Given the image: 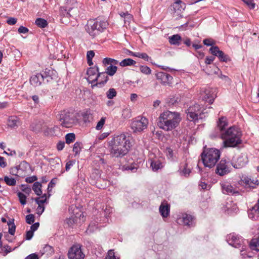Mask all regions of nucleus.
Here are the masks:
<instances>
[{
    "label": "nucleus",
    "mask_w": 259,
    "mask_h": 259,
    "mask_svg": "<svg viewBox=\"0 0 259 259\" xmlns=\"http://www.w3.org/2000/svg\"><path fill=\"white\" fill-rule=\"evenodd\" d=\"M33 232H33L31 230L27 231L25 237L26 239L28 240H30L33 236Z\"/></svg>",
    "instance_id": "62"
},
{
    "label": "nucleus",
    "mask_w": 259,
    "mask_h": 259,
    "mask_svg": "<svg viewBox=\"0 0 259 259\" xmlns=\"http://www.w3.org/2000/svg\"><path fill=\"white\" fill-rule=\"evenodd\" d=\"M53 248L49 245H46L40 250L42 254H46L47 255H51L53 253Z\"/></svg>",
    "instance_id": "32"
},
{
    "label": "nucleus",
    "mask_w": 259,
    "mask_h": 259,
    "mask_svg": "<svg viewBox=\"0 0 259 259\" xmlns=\"http://www.w3.org/2000/svg\"><path fill=\"white\" fill-rule=\"evenodd\" d=\"M220 136L223 140V148L235 147L241 143V132L235 126L230 127L223 131Z\"/></svg>",
    "instance_id": "3"
},
{
    "label": "nucleus",
    "mask_w": 259,
    "mask_h": 259,
    "mask_svg": "<svg viewBox=\"0 0 259 259\" xmlns=\"http://www.w3.org/2000/svg\"><path fill=\"white\" fill-rule=\"evenodd\" d=\"M68 256L69 259H84L85 255L79 244L73 245L68 250Z\"/></svg>",
    "instance_id": "9"
},
{
    "label": "nucleus",
    "mask_w": 259,
    "mask_h": 259,
    "mask_svg": "<svg viewBox=\"0 0 259 259\" xmlns=\"http://www.w3.org/2000/svg\"><path fill=\"white\" fill-rule=\"evenodd\" d=\"M179 223H182L184 225L191 226L193 224V218L191 215L183 214L181 218L178 219Z\"/></svg>",
    "instance_id": "17"
},
{
    "label": "nucleus",
    "mask_w": 259,
    "mask_h": 259,
    "mask_svg": "<svg viewBox=\"0 0 259 259\" xmlns=\"http://www.w3.org/2000/svg\"><path fill=\"white\" fill-rule=\"evenodd\" d=\"M205 109L198 103L190 106L186 110L187 117L190 121H196L203 118L202 115L205 114Z\"/></svg>",
    "instance_id": "5"
},
{
    "label": "nucleus",
    "mask_w": 259,
    "mask_h": 259,
    "mask_svg": "<svg viewBox=\"0 0 259 259\" xmlns=\"http://www.w3.org/2000/svg\"><path fill=\"white\" fill-rule=\"evenodd\" d=\"M181 121V117L179 113L166 111L160 114L157 125L160 129L168 132L178 127Z\"/></svg>",
    "instance_id": "2"
},
{
    "label": "nucleus",
    "mask_w": 259,
    "mask_h": 259,
    "mask_svg": "<svg viewBox=\"0 0 259 259\" xmlns=\"http://www.w3.org/2000/svg\"><path fill=\"white\" fill-rule=\"evenodd\" d=\"M47 200L46 195L45 194L41 197L37 198L35 199L36 202L38 204V205H41L44 203Z\"/></svg>",
    "instance_id": "53"
},
{
    "label": "nucleus",
    "mask_w": 259,
    "mask_h": 259,
    "mask_svg": "<svg viewBox=\"0 0 259 259\" xmlns=\"http://www.w3.org/2000/svg\"><path fill=\"white\" fill-rule=\"evenodd\" d=\"M240 181L244 183L246 185H248L251 187H254V186L258 185L259 184L258 181L257 179H251L250 178L246 176H243Z\"/></svg>",
    "instance_id": "22"
},
{
    "label": "nucleus",
    "mask_w": 259,
    "mask_h": 259,
    "mask_svg": "<svg viewBox=\"0 0 259 259\" xmlns=\"http://www.w3.org/2000/svg\"><path fill=\"white\" fill-rule=\"evenodd\" d=\"M35 23L38 27L41 28H45L48 25L47 21L40 18L36 19L35 20Z\"/></svg>",
    "instance_id": "37"
},
{
    "label": "nucleus",
    "mask_w": 259,
    "mask_h": 259,
    "mask_svg": "<svg viewBox=\"0 0 259 259\" xmlns=\"http://www.w3.org/2000/svg\"><path fill=\"white\" fill-rule=\"evenodd\" d=\"M105 259H115V256L113 250H110L108 252Z\"/></svg>",
    "instance_id": "55"
},
{
    "label": "nucleus",
    "mask_w": 259,
    "mask_h": 259,
    "mask_svg": "<svg viewBox=\"0 0 259 259\" xmlns=\"http://www.w3.org/2000/svg\"><path fill=\"white\" fill-rule=\"evenodd\" d=\"M209 51L213 55L217 56L220 50L218 47L212 46L209 49Z\"/></svg>",
    "instance_id": "52"
},
{
    "label": "nucleus",
    "mask_w": 259,
    "mask_h": 259,
    "mask_svg": "<svg viewBox=\"0 0 259 259\" xmlns=\"http://www.w3.org/2000/svg\"><path fill=\"white\" fill-rule=\"evenodd\" d=\"M215 57L210 56V57H207L205 58V63L206 64H210L212 63V62L214 60Z\"/></svg>",
    "instance_id": "64"
},
{
    "label": "nucleus",
    "mask_w": 259,
    "mask_h": 259,
    "mask_svg": "<svg viewBox=\"0 0 259 259\" xmlns=\"http://www.w3.org/2000/svg\"><path fill=\"white\" fill-rule=\"evenodd\" d=\"M104 73L105 74V77H104V76H102V77H100V78H98L97 81H98V82L95 84H93L92 85L93 88L95 86L98 85V84L99 85H101V84L103 85L107 81L108 76H107L106 73Z\"/></svg>",
    "instance_id": "36"
},
{
    "label": "nucleus",
    "mask_w": 259,
    "mask_h": 259,
    "mask_svg": "<svg viewBox=\"0 0 259 259\" xmlns=\"http://www.w3.org/2000/svg\"><path fill=\"white\" fill-rule=\"evenodd\" d=\"M170 206L167 203H162L159 207V211L163 217H167L169 213Z\"/></svg>",
    "instance_id": "23"
},
{
    "label": "nucleus",
    "mask_w": 259,
    "mask_h": 259,
    "mask_svg": "<svg viewBox=\"0 0 259 259\" xmlns=\"http://www.w3.org/2000/svg\"><path fill=\"white\" fill-rule=\"evenodd\" d=\"M117 67L115 65H110L106 69V74H108L110 76L113 75L117 71Z\"/></svg>",
    "instance_id": "38"
},
{
    "label": "nucleus",
    "mask_w": 259,
    "mask_h": 259,
    "mask_svg": "<svg viewBox=\"0 0 259 259\" xmlns=\"http://www.w3.org/2000/svg\"><path fill=\"white\" fill-rule=\"evenodd\" d=\"M200 94V98L201 100L208 102L209 104L213 103L215 97L214 90L209 88H202Z\"/></svg>",
    "instance_id": "10"
},
{
    "label": "nucleus",
    "mask_w": 259,
    "mask_h": 259,
    "mask_svg": "<svg viewBox=\"0 0 259 259\" xmlns=\"http://www.w3.org/2000/svg\"><path fill=\"white\" fill-rule=\"evenodd\" d=\"M8 225L9 226V233L13 235L15 232L16 226L14 223V220L10 221L8 223Z\"/></svg>",
    "instance_id": "40"
},
{
    "label": "nucleus",
    "mask_w": 259,
    "mask_h": 259,
    "mask_svg": "<svg viewBox=\"0 0 259 259\" xmlns=\"http://www.w3.org/2000/svg\"><path fill=\"white\" fill-rule=\"evenodd\" d=\"M230 171L229 162L225 159H222L217 165L215 172L221 176L227 175Z\"/></svg>",
    "instance_id": "11"
},
{
    "label": "nucleus",
    "mask_w": 259,
    "mask_h": 259,
    "mask_svg": "<svg viewBox=\"0 0 259 259\" xmlns=\"http://www.w3.org/2000/svg\"><path fill=\"white\" fill-rule=\"evenodd\" d=\"M148 123V120L146 117H138L132 120L131 127L134 133H140L147 128Z\"/></svg>",
    "instance_id": "6"
},
{
    "label": "nucleus",
    "mask_w": 259,
    "mask_h": 259,
    "mask_svg": "<svg viewBox=\"0 0 259 259\" xmlns=\"http://www.w3.org/2000/svg\"><path fill=\"white\" fill-rule=\"evenodd\" d=\"M151 167L153 170L156 171L163 167L162 163L158 160H154L151 162Z\"/></svg>",
    "instance_id": "31"
},
{
    "label": "nucleus",
    "mask_w": 259,
    "mask_h": 259,
    "mask_svg": "<svg viewBox=\"0 0 259 259\" xmlns=\"http://www.w3.org/2000/svg\"><path fill=\"white\" fill-rule=\"evenodd\" d=\"M116 95V92L114 89H110L107 92V96L108 99H111L115 97Z\"/></svg>",
    "instance_id": "48"
},
{
    "label": "nucleus",
    "mask_w": 259,
    "mask_h": 259,
    "mask_svg": "<svg viewBox=\"0 0 259 259\" xmlns=\"http://www.w3.org/2000/svg\"><path fill=\"white\" fill-rule=\"evenodd\" d=\"M186 5L181 0H175L173 4L174 11L177 15H180L181 12L185 10Z\"/></svg>",
    "instance_id": "20"
},
{
    "label": "nucleus",
    "mask_w": 259,
    "mask_h": 259,
    "mask_svg": "<svg viewBox=\"0 0 259 259\" xmlns=\"http://www.w3.org/2000/svg\"><path fill=\"white\" fill-rule=\"evenodd\" d=\"M88 77L87 79L90 83L95 84L94 83L97 81L98 78H100L102 76L105 77L104 73H99L98 67L94 66L90 67L87 71Z\"/></svg>",
    "instance_id": "8"
},
{
    "label": "nucleus",
    "mask_w": 259,
    "mask_h": 259,
    "mask_svg": "<svg viewBox=\"0 0 259 259\" xmlns=\"http://www.w3.org/2000/svg\"><path fill=\"white\" fill-rule=\"evenodd\" d=\"M120 16L124 18V25L126 27L130 26L131 22L133 20V16L128 13H124L121 12L119 14Z\"/></svg>",
    "instance_id": "24"
},
{
    "label": "nucleus",
    "mask_w": 259,
    "mask_h": 259,
    "mask_svg": "<svg viewBox=\"0 0 259 259\" xmlns=\"http://www.w3.org/2000/svg\"><path fill=\"white\" fill-rule=\"evenodd\" d=\"M241 249L240 251L241 252V255L242 256L243 258H245L246 256L247 257H251V255H248L246 253V251L245 250V248L244 247V246H242Z\"/></svg>",
    "instance_id": "59"
},
{
    "label": "nucleus",
    "mask_w": 259,
    "mask_h": 259,
    "mask_svg": "<svg viewBox=\"0 0 259 259\" xmlns=\"http://www.w3.org/2000/svg\"><path fill=\"white\" fill-rule=\"evenodd\" d=\"M203 44L207 46H212L214 44V41L212 39H205Z\"/></svg>",
    "instance_id": "57"
},
{
    "label": "nucleus",
    "mask_w": 259,
    "mask_h": 259,
    "mask_svg": "<svg viewBox=\"0 0 259 259\" xmlns=\"http://www.w3.org/2000/svg\"><path fill=\"white\" fill-rule=\"evenodd\" d=\"M75 163V162L74 161H72V160H70V161H69L68 162H67L66 164V166H65V169L66 171H68L69 170L71 167L73 165V164Z\"/></svg>",
    "instance_id": "63"
},
{
    "label": "nucleus",
    "mask_w": 259,
    "mask_h": 259,
    "mask_svg": "<svg viewBox=\"0 0 259 259\" xmlns=\"http://www.w3.org/2000/svg\"><path fill=\"white\" fill-rule=\"evenodd\" d=\"M18 197H19V201L21 204L25 205L26 203V196L23 193L19 192L17 193Z\"/></svg>",
    "instance_id": "46"
},
{
    "label": "nucleus",
    "mask_w": 259,
    "mask_h": 259,
    "mask_svg": "<svg viewBox=\"0 0 259 259\" xmlns=\"http://www.w3.org/2000/svg\"><path fill=\"white\" fill-rule=\"evenodd\" d=\"M109 145L111 154L116 157L125 155L132 145L130 137L124 133L115 136Z\"/></svg>",
    "instance_id": "1"
},
{
    "label": "nucleus",
    "mask_w": 259,
    "mask_h": 259,
    "mask_svg": "<svg viewBox=\"0 0 259 259\" xmlns=\"http://www.w3.org/2000/svg\"><path fill=\"white\" fill-rule=\"evenodd\" d=\"M242 1L246 4L250 9H254L255 4L253 2L252 0H242Z\"/></svg>",
    "instance_id": "56"
},
{
    "label": "nucleus",
    "mask_w": 259,
    "mask_h": 259,
    "mask_svg": "<svg viewBox=\"0 0 259 259\" xmlns=\"http://www.w3.org/2000/svg\"><path fill=\"white\" fill-rule=\"evenodd\" d=\"M82 148V144L80 142H77L75 143L73 147V151L75 155L78 154L80 152Z\"/></svg>",
    "instance_id": "39"
},
{
    "label": "nucleus",
    "mask_w": 259,
    "mask_h": 259,
    "mask_svg": "<svg viewBox=\"0 0 259 259\" xmlns=\"http://www.w3.org/2000/svg\"><path fill=\"white\" fill-rule=\"evenodd\" d=\"M250 247L252 250L259 251V235L254 236L250 243Z\"/></svg>",
    "instance_id": "26"
},
{
    "label": "nucleus",
    "mask_w": 259,
    "mask_h": 259,
    "mask_svg": "<svg viewBox=\"0 0 259 259\" xmlns=\"http://www.w3.org/2000/svg\"><path fill=\"white\" fill-rule=\"evenodd\" d=\"M217 57L219 58L220 61L227 62L228 60V56L225 55L222 51L220 50Z\"/></svg>",
    "instance_id": "50"
},
{
    "label": "nucleus",
    "mask_w": 259,
    "mask_h": 259,
    "mask_svg": "<svg viewBox=\"0 0 259 259\" xmlns=\"http://www.w3.org/2000/svg\"><path fill=\"white\" fill-rule=\"evenodd\" d=\"M60 161V159L58 157L49 159V162L52 165H54L55 163L59 164Z\"/></svg>",
    "instance_id": "61"
},
{
    "label": "nucleus",
    "mask_w": 259,
    "mask_h": 259,
    "mask_svg": "<svg viewBox=\"0 0 259 259\" xmlns=\"http://www.w3.org/2000/svg\"><path fill=\"white\" fill-rule=\"evenodd\" d=\"M41 185L38 182H35L32 186V190L37 195H40L41 194Z\"/></svg>",
    "instance_id": "33"
},
{
    "label": "nucleus",
    "mask_w": 259,
    "mask_h": 259,
    "mask_svg": "<svg viewBox=\"0 0 259 259\" xmlns=\"http://www.w3.org/2000/svg\"><path fill=\"white\" fill-rule=\"evenodd\" d=\"M227 240L229 245L235 248H240L242 246V239L234 234L228 235Z\"/></svg>",
    "instance_id": "14"
},
{
    "label": "nucleus",
    "mask_w": 259,
    "mask_h": 259,
    "mask_svg": "<svg viewBox=\"0 0 259 259\" xmlns=\"http://www.w3.org/2000/svg\"><path fill=\"white\" fill-rule=\"evenodd\" d=\"M248 162L247 155L246 153H241L234 158L232 165L235 168H240L244 166Z\"/></svg>",
    "instance_id": "12"
},
{
    "label": "nucleus",
    "mask_w": 259,
    "mask_h": 259,
    "mask_svg": "<svg viewBox=\"0 0 259 259\" xmlns=\"http://www.w3.org/2000/svg\"><path fill=\"white\" fill-rule=\"evenodd\" d=\"M61 125L65 127H71L75 122L74 115L72 113L63 111L59 114V117Z\"/></svg>",
    "instance_id": "7"
},
{
    "label": "nucleus",
    "mask_w": 259,
    "mask_h": 259,
    "mask_svg": "<svg viewBox=\"0 0 259 259\" xmlns=\"http://www.w3.org/2000/svg\"><path fill=\"white\" fill-rule=\"evenodd\" d=\"M220 151L215 148L205 150L201 154V159L205 167L211 168L214 166L220 158Z\"/></svg>",
    "instance_id": "4"
},
{
    "label": "nucleus",
    "mask_w": 259,
    "mask_h": 259,
    "mask_svg": "<svg viewBox=\"0 0 259 259\" xmlns=\"http://www.w3.org/2000/svg\"><path fill=\"white\" fill-rule=\"evenodd\" d=\"M248 217L252 220H257L259 218V199L257 203L248 210Z\"/></svg>",
    "instance_id": "19"
},
{
    "label": "nucleus",
    "mask_w": 259,
    "mask_h": 259,
    "mask_svg": "<svg viewBox=\"0 0 259 259\" xmlns=\"http://www.w3.org/2000/svg\"><path fill=\"white\" fill-rule=\"evenodd\" d=\"M140 70L141 72H142L143 73L146 74V75H149L151 73V69L147 66H144V65L140 66Z\"/></svg>",
    "instance_id": "45"
},
{
    "label": "nucleus",
    "mask_w": 259,
    "mask_h": 259,
    "mask_svg": "<svg viewBox=\"0 0 259 259\" xmlns=\"http://www.w3.org/2000/svg\"><path fill=\"white\" fill-rule=\"evenodd\" d=\"M180 172L181 175L186 177L189 175L191 172V170L190 168H187V164L185 163L183 168H180Z\"/></svg>",
    "instance_id": "35"
},
{
    "label": "nucleus",
    "mask_w": 259,
    "mask_h": 259,
    "mask_svg": "<svg viewBox=\"0 0 259 259\" xmlns=\"http://www.w3.org/2000/svg\"><path fill=\"white\" fill-rule=\"evenodd\" d=\"M156 77L157 80H159L163 84L170 83L172 79L169 74L163 72H159L156 73Z\"/></svg>",
    "instance_id": "16"
},
{
    "label": "nucleus",
    "mask_w": 259,
    "mask_h": 259,
    "mask_svg": "<svg viewBox=\"0 0 259 259\" xmlns=\"http://www.w3.org/2000/svg\"><path fill=\"white\" fill-rule=\"evenodd\" d=\"M44 80V76L40 73L32 76L30 79L31 84L35 87L39 86Z\"/></svg>",
    "instance_id": "21"
},
{
    "label": "nucleus",
    "mask_w": 259,
    "mask_h": 259,
    "mask_svg": "<svg viewBox=\"0 0 259 259\" xmlns=\"http://www.w3.org/2000/svg\"><path fill=\"white\" fill-rule=\"evenodd\" d=\"M136 57L140 58H142L147 61H148L150 60H151L150 57H149V56L146 53H137Z\"/></svg>",
    "instance_id": "49"
},
{
    "label": "nucleus",
    "mask_w": 259,
    "mask_h": 259,
    "mask_svg": "<svg viewBox=\"0 0 259 259\" xmlns=\"http://www.w3.org/2000/svg\"><path fill=\"white\" fill-rule=\"evenodd\" d=\"M75 139V135L73 133L67 134L65 136L66 142L67 144H70L73 142Z\"/></svg>",
    "instance_id": "44"
},
{
    "label": "nucleus",
    "mask_w": 259,
    "mask_h": 259,
    "mask_svg": "<svg viewBox=\"0 0 259 259\" xmlns=\"http://www.w3.org/2000/svg\"><path fill=\"white\" fill-rule=\"evenodd\" d=\"M221 186L223 193L226 194H234L238 193V192L236 188H234L229 182L224 181L221 183Z\"/></svg>",
    "instance_id": "15"
},
{
    "label": "nucleus",
    "mask_w": 259,
    "mask_h": 259,
    "mask_svg": "<svg viewBox=\"0 0 259 259\" xmlns=\"http://www.w3.org/2000/svg\"><path fill=\"white\" fill-rule=\"evenodd\" d=\"M4 180L6 183L9 186H15L16 184L15 179L13 178H10L8 176H5Z\"/></svg>",
    "instance_id": "41"
},
{
    "label": "nucleus",
    "mask_w": 259,
    "mask_h": 259,
    "mask_svg": "<svg viewBox=\"0 0 259 259\" xmlns=\"http://www.w3.org/2000/svg\"><path fill=\"white\" fill-rule=\"evenodd\" d=\"M136 63V61L134 60L127 58L123 60L121 62H120V65L122 67H125L127 66H131L132 65H134Z\"/></svg>",
    "instance_id": "34"
},
{
    "label": "nucleus",
    "mask_w": 259,
    "mask_h": 259,
    "mask_svg": "<svg viewBox=\"0 0 259 259\" xmlns=\"http://www.w3.org/2000/svg\"><path fill=\"white\" fill-rule=\"evenodd\" d=\"M42 123L40 121H34L33 122L30 127L31 130L35 132H39L42 128Z\"/></svg>",
    "instance_id": "30"
},
{
    "label": "nucleus",
    "mask_w": 259,
    "mask_h": 259,
    "mask_svg": "<svg viewBox=\"0 0 259 259\" xmlns=\"http://www.w3.org/2000/svg\"><path fill=\"white\" fill-rule=\"evenodd\" d=\"M95 25L97 26V33L101 32L106 29L107 23L105 21H100L95 20Z\"/></svg>",
    "instance_id": "28"
},
{
    "label": "nucleus",
    "mask_w": 259,
    "mask_h": 259,
    "mask_svg": "<svg viewBox=\"0 0 259 259\" xmlns=\"http://www.w3.org/2000/svg\"><path fill=\"white\" fill-rule=\"evenodd\" d=\"M95 24V20L90 19L88 21L86 30L91 35L94 36L97 33V26Z\"/></svg>",
    "instance_id": "18"
},
{
    "label": "nucleus",
    "mask_w": 259,
    "mask_h": 259,
    "mask_svg": "<svg viewBox=\"0 0 259 259\" xmlns=\"http://www.w3.org/2000/svg\"><path fill=\"white\" fill-rule=\"evenodd\" d=\"M122 116L124 118H129L132 116L131 109L126 107L122 110Z\"/></svg>",
    "instance_id": "43"
},
{
    "label": "nucleus",
    "mask_w": 259,
    "mask_h": 259,
    "mask_svg": "<svg viewBox=\"0 0 259 259\" xmlns=\"http://www.w3.org/2000/svg\"><path fill=\"white\" fill-rule=\"evenodd\" d=\"M103 63L105 65L109 64H110V65H112V64H117L118 63V61L110 58H105L103 59Z\"/></svg>",
    "instance_id": "42"
},
{
    "label": "nucleus",
    "mask_w": 259,
    "mask_h": 259,
    "mask_svg": "<svg viewBox=\"0 0 259 259\" xmlns=\"http://www.w3.org/2000/svg\"><path fill=\"white\" fill-rule=\"evenodd\" d=\"M36 180H37V177L34 176L27 177L25 179L26 182L29 183H32L35 182Z\"/></svg>",
    "instance_id": "60"
},
{
    "label": "nucleus",
    "mask_w": 259,
    "mask_h": 259,
    "mask_svg": "<svg viewBox=\"0 0 259 259\" xmlns=\"http://www.w3.org/2000/svg\"><path fill=\"white\" fill-rule=\"evenodd\" d=\"M69 211L70 213L73 214L74 217H72L69 219L67 220V223L70 225H72V223H74L75 222H77V219L78 218H79L80 220L82 222L84 221V215L82 213H78L79 210L76 206H71L69 208Z\"/></svg>",
    "instance_id": "13"
},
{
    "label": "nucleus",
    "mask_w": 259,
    "mask_h": 259,
    "mask_svg": "<svg viewBox=\"0 0 259 259\" xmlns=\"http://www.w3.org/2000/svg\"><path fill=\"white\" fill-rule=\"evenodd\" d=\"M82 116L83 120L85 122L90 121L93 118L92 115L91 114L90 111H87L84 112Z\"/></svg>",
    "instance_id": "47"
},
{
    "label": "nucleus",
    "mask_w": 259,
    "mask_h": 259,
    "mask_svg": "<svg viewBox=\"0 0 259 259\" xmlns=\"http://www.w3.org/2000/svg\"><path fill=\"white\" fill-rule=\"evenodd\" d=\"M19 124V120L16 116H11L8 120V125L11 127H17Z\"/></svg>",
    "instance_id": "29"
},
{
    "label": "nucleus",
    "mask_w": 259,
    "mask_h": 259,
    "mask_svg": "<svg viewBox=\"0 0 259 259\" xmlns=\"http://www.w3.org/2000/svg\"><path fill=\"white\" fill-rule=\"evenodd\" d=\"M228 125V123L227 121V119L224 117H222L219 118V121L218 122V127L219 130L221 131V133L223 131H225L226 130V127Z\"/></svg>",
    "instance_id": "25"
},
{
    "label": "nucleus",
    "mask_w": 259,
    "mask_h": 259,
    "mask_svg": "<svg viewBox=\"0 0 259 259\" xmlns=\"http://www.w3.org/2000/svg\"><path fill=\"white\" fill-rule=\"evenodd\" d=\"M26 221L27 223L31 224L34 222V217L33 214H30L27 215L26 217Z\"/></svg>",
    "instance_id": "54"
},
{
    "label": "nucleus",
    "mask_w": 259,
    "mask_h": 259,
    "mask_svg": "<svg viewBox=\"0 0 259 259\" xmlns=\"http://www.w3.org/2000/svg\"><path fill=\"white\" fill-rule=\"evenodd\" d=\"M168 39L171 45H179L181 44V37L179 34H175L169 36Z\"/></svg>",
    "instance_id": "27"
},
{
    "label": "nucleus",
    "mask_w": 259,
    "mask_h": 259,
    "mask_svg": "<svg viewBox=\"0 0 259 259\" xmlns=\"http://www.w3.org/2000/svg\"><path fill=\"white\" fill-rule=\"evenodd\" d=\"M106 120V118L103 117L101 118L100 121L97 123V126L96 127V130H100L103 126L105 124Z\"/></svg>",
    "instance_id": "51"
},
{
    "label": "nucleus",
    "mask_w": 259,
    "mask_h": 259,
    "mask_svg": "<svg viewBox=\"0 0 259 259\" xmlns=\"http://www.w3.org/2000/svg\"><path fill=\"white\" fill-rule=\"evenodd\" d=\"M180 101V99L179 97H174L172 98H170L168 103L170 105H174L176 103H178Z\"/></svg>",
    "instance_id": "58"
}]
</instances>
